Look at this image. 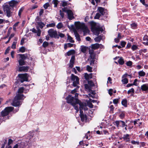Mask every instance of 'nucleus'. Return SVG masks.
<instances>
[{"instance_id": "nucleus-1", "label": "nucleus", "mask_w": 148, "mask_h": 148, "mask_svg": "<svg viewBox=\"0 0 148 148\" xmlns=\"http://www.w3.org/2000/svg\"><path fill=\"white\" fill-rule=\"evenodd\" d=\"M66 99L67 102L68 103H70L73 107L76 110V112H78L79 110L78 106V103L76 101L77 100H79L77 98H74L73 97H72L70 95H69L66 97Z\"/></svg>"}, {"instance_id": "nucleus-2", "label": "nucleus", "mask_w": 148, "mask_h": 148, "mask_svg": "<svg viewBox=\"0 0 148 148\" xmlns=\"http://www.w3.org/2000/svg\"><path fill=\"white\" fill-rule=\"evenodd\" d=\"M75 25L76 28L77 29H81L82 30L84 34H85L89 32V30L84 24L80 23L79 21L75 22Z\"/></svg>"}, {"instance_id": "nucleus-3", "label": "nucleus", "mask_w": 148, "mask_h": 148, "mask_svg": "<svg viewBox=\"0 0 148 148\" xmlns=\"http://www.w3.org/2000/svg\"><path fill=\"white\" fill-rule=\"evenodd\" d=\"M25 97L23 94H18L15 97L13 100L12 105L14 106H19L21 104L20 100L23 99Z\"/></svg>"}, {"instance_id": "nucleus-4", "label": "nucleus", "mask_w": 148, "mask_h": 148, "mask_svg": "<svg viewBox=\"0 0 148 148\" xmlns=\"http://www.w3.org/2000/svg\"><path fill=\"white\" fill-rule=\"evenodd\" d=\"M91 30L96 35H98L100 31H102L103 29L100 27L97 26L95 23H93L91 26Z\"/></svg>"}, {"instance_id": "nucleus-5", "label": "nucleus", "mask_w": 148, "mask_h": 148, "mask_svg": "<svg viewBox=\"0 0 148 148\" xmlns=\"http://www.w3.org/2000/svg\"><path fill=\"white\" fill-rule=\"evenodd\" d=\"M14 109V108L12 107H8L6 108L3 110L1 113L2 116H4L8 115L9 112L12 111Z\"/></svg>"}, {"instance_id": "nucleus-6", "label": "nucleus", "mask_w": 148, "mask_h": 148, "mask_svg": "<svg viewBox=\"0 0 148 148\" xmlns=\"http://www.w3.org/2000/svg\"><path fill=\"white\" fill-rule=\"evenodd\" d=\"M17 56L19 57L18 62L19 65L22 66L25 65V62H24V60L26 59V57L24 55L18 54Z\"/></svg>"}, {"instance_id": "nucleus-7", "label": "nucleus", "mask_w": 148, "mask_h": 148, "mask_svg": "<svg viewBox=\"0 0 148 148\" xmlns=\"http://www.w3.org/2000/svg\"><path fill=\"white\" fill-rule=\"evenodd\" d=\"M3 9L4 12L6 13L7 16L8 17H10L12 16V12L10 10V7L8 5H4Z\"/></svg>"}, {"instance_id": "nucleus-8", "label": "nucleus", "mask_w": 148, "mask_h": 148, "mask_svg": "<svg viewBox=\"0 0 148 148\" xmlns=\"http://www.w3.org/2000/svg\"><path fill=\"white\" fill-rule=\"evenodd\" d=\"M71 79L73 81V85L75 87L77 84L79 83V79L78 77L73 74L71 75Z\"/></svg>"}, {"instance_id": "nucleus-9", "label": "nucleus", "mask_w": 148, "mask_h": 148, "mask_svg": "<svg viewBox=\"0 0 148 148\" xmlns=\"http://www.w3.org/2000/svg\"><path fill=\"white\" fill-rule=\"evenodd\" d=\"M48 32L51 37L58 38V37L57 36V32L56 30L53 29H50L48 30Z\"/></svg>"}, {"instance_id": "nucleus-10", "label": "nucleus", "mask_w": 148, "mask_h": 148, "mask_svg": "<svg viewBox=\"0 0 148 148\" xmlns=\"http://www.w3.org/2000/svg\"><path fill=\"white\" fill-rule=\"evenodd\" d=\"M19 77L21 78V82L23 83L24 81H27L29 75L27 73L18 75Z\"/></svg>"}, {"instance_id": "nucleus-11", "label": "nucleus", "mask_w": 148, "mask_h": 148, "mask_svg": "<svg viewBox=\"0 0 148 148\" xmlns=\"http://www.w3.org/2000/svg\"><path fill=\"white\" fill-rule=\"evenodd\" d=\"M76 101L79 106L80 111H82V110L83 109L85 111L87 110L88 108L86 107V103L82 102L79 100H77Z\"/></svg>"}, {"instance_id": "nucleus-12", "label": "nucleus", "mask_w": 148, "mask_h": 148, "mask_svg": "<svg viewBox=\"0 0 148 148\" xmlns=\"http://www.w3.org/2000/svg\"><path fill=\"white\" fill-rule=\"evenodd\" d=\"M66 12L67 14L68 18L69 20H72L73 18V14L71 10H67Z\"/></svg>"}, {"instance_id": "nucleus-13", "label": "nucleus", "mask_w": 148, "mask_h": 148, "mask_svg": "<svg viewBox=\"0 0 148 148\" xmlns=\"http://www.w3.org/2000/svg\"><path fill=\"white\" fill-rule=\"evenodd\" d=\"M80 114H79L80 117L81 118V120L82 121H86L87 119V117L86 115H84L83 114L82 111H80Z\"/></svg>"}, {"instance_id": "nucleus-14", "label": "nucleus", "mask_w": 148, "mask_h": 148, "mask_svg": "<svg viewBox=\"0 0 148 148\" xmlns=\"http://www.w3.org/2000/svg\"><path fill=\"white\" fill-rule=\"evenodd\" d=\"M75 60V57L74 56H72L71 57V59L70 61V62L69 64V67L72 68L73 66L74 62Z\"/></svg>"}, {"instance_id": "nucleus-15", "label": "nucleus", "mask_w": 148, "mask_h": 148, "mask_svg": "<svg viewBox=\"0 0 148 148\" xmlns=\"http://www.w3.org/2000/svg\"><path fill=\"white\" fill-rule=\"evenodd\" d=\"M29 67L28 66H23L19 68L18 71H23L24 72H27L29 69Z\"/></svg>"}, {"instance_id": "nucleus-16", "label": "nucleus", "mask_w": 148, "mask_h": 148, "mask_svg": "<svg viewBox=\"0 0 148 148\" xmlns=\"http://www.w3.org/2000/svg\"><path fill=\"white\" fill-rule=\"evenodd\" d=\"M141 89L142 91H147L148 90V84H143L141 86Z\"/></svg>"}, {"instance_id": "nucleus-17", "label": "nucleus", "mask_w": 148, "mask_h": 148, "mask_svg": "<svg viewBox=\"0 0 148 148\" xmlns=\"http://www.w3.org/2000/svg\"><path fill=\"white\" fill-rule=\"evenodd\" d=\"M18 3V2L14 0L11 1L9 3L10 5L9 6H11L12 7H13L16 6Z\"/></svg>"}, {"instance_id": "nucleus-18", "label": "nucleus", "mask_w": 148, "mask_h": 148, "mask_svg": "<svg viewBox=\"0 0 148 148\" xmlns=\"http://www.w3.org/2000/svg\"><path fill=\"white\" fill-rule=\"evenodd\" d=\"M92 74L91 73L89 74H88L87 73H85L84 74L85 78L86 80L92 78Z\"/></svg>"}, {"instance_id": "nucleus-19", "label": "nucleus", "mask_w": 148, "mask_h": 148, "mask_svg": "<svg viewBox=\"0 0 148 148\" xmlns=\"http://www.w3.org/2000/svg\"><path fill=\"white\" fill-rule=\"evenodd\" d=\"M100 45L98 43H95L92 44L91 45V48L94 49H98Z\"/></svg>"}, {"instance_id": "nucleus-20", "label": "nucleus", "mask_w": 148, "mask_h": 148, "mask_svg": "<svg viewBox=\"0 0 148 148\" xmlns=\"http://www.w3.org/2000/svg\"><path fill=\"white\" fill-rule=\"evenodd\" d=\"M89 92L92 94L93 95H91V94L90 93L88 94V95H86V97H91L93 98H94L95 97L93 95H95V92L94 91H92L91 90Z\"/></svg>"}, {"instance_id": "nucleus-21", "label": "nucleus", "mask_w": 148, "mask_h": 148, "mask_svg": "<svg viewBox=\"0 0 148 148\" xmlns=\"http://www.w3.org/2000/svg\"><path fill=\"white\" fill-rule=\"evenodd\" d=\"M97 10L102 15H103L104 12V9L103 8L99 7L98 8Z\"/></svg>"}, {"instance_id": "nucleus-22", "label": "nucleus", "mask_w": 148, "mask_h": 148, "mask_svg": "<svg viewBox=\"0 0 148 148\" xmlns=\"http://www.w3.org/2000/svg\"><path fill=\"white\" fill-rule=\"evenodd\" d=\"M31 145L29 143L28 144L27 143V142H25V144L24 146H22V147L21 146V148H25L26 147H27V148H30V147L31 146Z\"/></svg>"}, {"instance_id": "nucleus-23", "label": "nucleus", "mask_w": 148, "mask_h": 148, "mask_svg": "<svg viewBox=\"0 0 148 148\" xmlns=\"http://www.w3.org/2000/svg\"><path fill=\"white\" fill-rule=\"evenodd\" d=\"M75 53V51L74 50H71L68 51L66 53L67 55L68 56H70L71 55L74 54Z\"/></svg>"}, {"instance_id": "nucleus-24", "label": "nucleus", "mask_w": 148, "mask_h": 148, "mask_svg": "<svg viewBox=\"0 0 148 148\" xmlns=\"http://www.w3.org/2000/svg\"><path fill=\"white\" fill-rule=\"evenodd\" d=\"M87 48V47L85 46H82L81 47L80 49H81V51L82 52L84 53H85Z\"/></svg>"}, {"instance_id": "nucleus-25", "label": "nucleus", "mask_w": 148, "mask_h": 148, "mask_svg": "<svg viewBox=\"0 0 148 148\" xmlns=\"http://www.w3.org/2000/svg\"><path fill=\"white\" fill-rule=\"evenodd\" d=\"M129 135L128 134H126L124 135L123 136V138L124 140H125L126 142H128L129 140Z\"/></svg>"}, {"instance_id": "nucleus-26", "label": "nucleus", "mask_w": 148, "mask_h": 148, "mask_svg": "<svg viewBox=\"0 0 148 148\" xmlns=\"http://www.w3.org/2000/svg\"><path fill=\"white\" fill-rule=\"evenodd\" d=\"M63 27V25L62 23L60 22L59 23L56 25V27L58 29H60Z\"/></svg>"}, {"instance_id": "nucleus-27", "label": "nucleus", "mask_w": 148, "mask_h": 148, "mask_svg": "<svg viewBox=\"0 0 148 148\" xmlns=\"http://www.w3.org/2000/svg\"><path fill=\"white\" fill-rule=\"evenodd\" d=\"M118 62L119 64L122 65L124 64V62L122 57H121L118 60Z\"/></svg>"}, {"instance_id": "nucleus-28", "label": "nucleus", "mask_w": 148, "mask_h": 148, "mask_svg": "<svg viewBox=\"0 0 148 148\" xmlns=\"http://www.w3.org/2000/svg\"><path fill=\"white\" fill-rule=\"evenodd\" d=\"M85 88L86 90L90 91L91 90V87L89 86L88 84H86L85 86Z\"/></svg>"}, {"instance_id": "nucleus-29", "label": "nucleus", "mask_w": 148, "mask_h": 148, "mask_svg": "<svg viewBox=\"0 0 148 148\" xmlns=\"http://www.w3.org/2000/svg\"><path fill=\"white\" fill-rule=\"evenodd\" d=\"M75 35L76 40L78 41H80V38L79 34L76 32L75 33Z\"/></svg>"}, {"instance_id": "nucleus-30", "label": "nucleus", "mask_w": 148, "mask_h": 148, "mask_svg": "<svg viewBox=\"0 0 148 148\" xmlns=\"http://www.w3.org/2000/svg\"><path fill=\"white\" fill-rule=\"evenodd\" d=\"M56 25V24L54 22H53L50 23L48 24H47L46 25L47 27H54Z\"/></svg>"}, {"instance_id": "nucleus-31", "label": "nucleus", "mask_w": 148, "mask_h": 148, "mask_svg": "<svg viewBox=\"0 0 148 148\" xmlns=\"http://www.w3.org/2000/svg\"><path fill=\"white\" fill-rule=\"evenodd\" d=\"M90 132V131H88V132L85 134V136L83 138L85 137L87 139L89 140L90 139V135L89 134Z\"/></svg>"}, {"instance_id": "nucleus-32", "label": "nucleus", "mask_w": 148, "mask_h": 148, "mask_svg": "<svg viewBox=\"0 0 148 148\" xmlns=\"http://www.w3.org/2000/svg\"><path fill=\"white\" fill-rule=\"evenodd\" d=\"M121 103L122 105L125 107H126L127 106V101L126 99L123 100L122 102Z\"/></svg>"}, {"instance_id": "nucleus-33", "label": "nucleus", "mask_w": 148, "mask_h": 148, "mask_svg": "<svg viewBox=\"0 0 148 148\" xmlns=\"http://www.w3.org/2000/svg\"><path fill=\"white\" fill-rule=\"evenodd\" d=\"M139 75L141 77H143L145 75V73L143 71H140L138 72Z\"/></svg>"}, {"instance_id": "nucleus-34", "label": "nucleus", "mask_w": 148, "mask_h": 148, "mask_svg": "<svg viewBox=\"0 0 148 148\" xmlns=\"http://www.w3.org/2000/svg\"><path fill=\"white\" fill-rule=\"evenodd\" d=\"M68 40H69V42L71 43H73L74 42V40H73V38L70 36L69 35L67 37Z\"/></svg>"}, {"instance_id": "nucleus-35", "label": "nucleus", "mask_w": 148, "mask_h": 148, "mask_svg": "<svg viewBox=\"0 0 148 148\" xmlns=\"http://www.w3.org/2000/svg\"><path fill=\"white\" fill-rule=\"evenodd\" d=\"M102 39L101 37L100 36H98L95 38V40L96 42H99Z\"/></svg>"}, {"instance_id": "nucleus-36", "label": "nucleus", "mask_w": 148, "mask_h": 148, "mask_svg": "<svg viewBox=\"0 0 148 148\" xmlns=\"http://www.w3.org/2000/svg\"><path fill=\"white\" fill-rule=\"evenodd\" d=\"M58 36V38H59V37L61 38H64L65 36V34L62 33L60 32L58 33V34H57Z\"/></svg>"}, {"instance_id": "nucleus-37", "label": "nucleus", "mask_w": 148, "mask_h": 148, "mask_svg": "<svg viewBox=\"0 0 148 148\" xmlns=\"http://www.w3.org/2000/svg\"><path fill=\"white\" fill-rule=\"evenodd\" d=\"M122 82L124 84H126L128 82V80L127 78H123L122 80Z\"/></svg>"}, {"instance_id": "nucleus-38", "label": "nucleus", "mask_w": 148, "mask_h": 148, "mask_svg": "<svg viewBox=\"0 0 148 148\" xmlns=\"http://www.w3.org/2000/svg\"><path fill=\"white\" fill-rule=\"evenodd\" d=\"M41 31L39 29H37V30L36 31V33L37 34V35L38 36H40L41 35Z\"/></svg>"}, {"instance_id": "nucleus-39", "label": "nucleus", "mask_w": 148, "mask_h": 148, "mask_svg": "<svg viewBox=\"0 0 148 148\" xmlns=\"http://www.w3.org/2000/svg\"><path fill=\"white\" fill-rule=\"evenodd\" d=\"M120 126H121L122 127H123L125 126H126V125H125V122L122 121H120Z\"/></svg>"}, {"instance_id": "nucleus-40", "label": "nucleus", "mask_w": 148, "mask_h": 148, "mask_svg": "<svg viewBox=\"0 0 148 148\" xmlns=\"http://www.w3.org/2000/svg\"><path fill=\"white\" fill-rule=\"evenodd\" d=\"M143 40H146V42H143V43L146 45H148V39L145 38V37H144L143 38Z\"/></svg>"}, {"instance_id": "nucleus-41", "label": "nucleus", "mask_w": 148, "mask_h": 148, "mask_svg": "<svg viewBox=\"0 0 148 148\" xmlns=\"http://www.w3.org/2000/svg\"><path fill=\"white\" fill-rule=\"evenodd\" d=\"M19 50L21 52L23 53L25 51V48L24 47H22L19 49Z\"/></svg>"}, {"instance_id": "nucleus-42", "label": "nucleus", "mask_w": 148, "mask_h": 148, "mask_svg": "<svg viewBox=\"0 0 148 148\" xmlns=\"http://www.w3.org/2000/svg\"><path fill=\"white\" fill-rule=\"evenodd\" d=\"M87 68V70L89 72H92V68L89 66V65H87L86 66Z\"/></svg>"}, {"instance_id": "nucleus-43", "label": "nucleus", "mask_w": 148, "mask_h": 148, "mask_svg": "<svg viewBox=\"0 0 148 148\" xmlns=\"http://www.w3.org/2000/svg\"><path fill=\"white\" fill-rule=\"evenodd\" d=\"M24 88L23 87H21L19 88L18 90V93H21L23 91Z\"/></svg>"}, {"instance_id": "nucleus-44", "label": "nucleus", "mask_w": 148, "mask_h": 148, "mask_svg": "<svg viewBox=\"0 0 148 148\" xmlns=\"http://www.w3.org/2000/svg\"><path fill=\"white\" fill-rule=\"evenodd\" d=\"M101 15V14H100L97 13L94 17V18L95 19H98L100 17Z\"/></svg>"}, {"instance_id": "nucleus-45", "label": "nucleus", "mask_w": 148, "mask_h": 148, "mask_svg": "<svg viewBox=\"0 0 148 148\" xmlns=\"http://www.w3.org/2000/svg\"><path fill=\"white\" fill-rule=\"evenodd\" d=\"M77 86V87L75 89L71 91V93L73 94L77 92L76 90L78 89L79 88V86Z\"/></svg>"}, {"instance_id": "nucleus-46", "label": "nucleus", "mask_w": 148, "mask_h": 148, "mask_svg": "<svg viewBox=\"0 0 148 148\" xmlns=\"http://www.w3.org/2000/svg\"><path fill=\"white\" fill-rule=\"evenodd\" d=\"M48 44H49L47 42L45 41L43 43L42 46L44 47H46L48 46Z\"/></svg>"}, {"instance_id": "nucleus-47", "label": "nucleus", "mask_w": 148, "mask_h": 148, "mask_svg": "<svg viewBox=\"0 0 148 148\" xmlns=\"http://www.w3.org/2000/svg\"><path fill=\"white\" fill-rule=\"evenodd\" d=\"M16 42H13L12 46V48L13 49H15L16 48Z\"/></svg>"}, {"instance_id": "nucleus-48", "label": "nucleus", "mask_w": 148, "mask_h": 148, "mask_svg": "<svg viewBox=\"0 0 148 148\" xmlns=\"http://www.w3.org/2000/svg\"><path fill=\"white\" fill-rule=\"evenodd\" d=\"M53 3L54 5V7H56L58 4V1L57 0H53Z\"/></svg>"}, {"instance_id": "nucleus-49", "label": "nucleus", "mask_w": 148, "mask_h": 148, "mask_svg": "<svg viewBox=\"0 0 148 148\" xmlns=\"http://www.w3.org/2000/svg\"><path fill=\"white\" fill-rule=\"evenodd\" d=\"M23 9H24V8H22L19 10L18 13V15L19 16H21V13L22 12H23Z\"/></svg>"}, {"instance_id": "nucleus-50", "label": "nucleus", "mask_w": 148, "mask_h": 148, "mask_svg": "<svg viewBox=\"0 0 148 148\" xmlns=\"http://www.w3.org/2000/svg\"><path fill=\"white\" fill-rule=\"evenodd\" d=\"M49 6V4L48 3H46L43 5L45 9H47V8Z\"/></svg>"}, {"instance_id": "nucleus-51", "label": "nucleus", "mask_w": 148, "mask_h": 148, "mask_svg": "<svg viewBox=\"0 0 148 148\" xmlns=\"http://www.w3.org/2000/svg\"><path fill=\"white\" fill-rule=\"evenodd\" d=\"M116 125L117 127H119V125L120 124V121H116L115 122Z\"/></svg>"}, {"instance_id": "nucleus-52", "label": "nucleus", "mask_w": 148, "mask_h": 148, "mask_svg": "<svg viewBox=\"0 0 148 148\" xmlns=\"http://www.w3.org/2000/svg\"><path fill=\"white\" fill-rule=\"evenodd\" d=\"M134 90L133 88H132L130 89L129 90L127 91V93L128 94H130L131 92L134 93Z\"/></svg>"}, {"instance_id": "nucleus-53", "label": "nucleus", "mask_w": 148, "mask_h": 148, "mask_svg": "<svg viewBox=\"0 0 148 148\" xmlns=\"http://www.w3.org/2000/svg\"><path fill=\"white\" fill-rule=\"evenodd\" d=\"M136 24L135 23H132L131 24V27L133 29L135 28L136 27Z\"/></svg>"}, {"instance_id": "nucleus-54", "label": "nucleus", "mask_w": 148, "mask_h": 148, "mask_svg": "<svg viewBox=\"0 0 148 148\" xmlns=\"http://www.w3.org/2000/svg\"><path fill=\"white\" fill-rule=\"evenodd\" d=\"M88 106L90 108H92L93 107V105L91 103L89 102H87Z\"/></svg>"}, {"instance_id": "nucleus-55", "label": "nucleus", "mask_w": 148, "mask_h": 148, "mask_svg": "<svg viewBox=\"0 0 148 148\" xmlns=\"http://www.w3.org/2000/svg\"><path fill=\"white\" fill-rule=\"evenodd\" d=\"M126 44V42L124 41H122L121 42V45L122 47H124Z\"/></svg>"}, {"instance_id": "nucleus-56", "label": "nucleus", "mask_w": 148, "mask_h": 148, "mask_svg": "<svg viewBox=\"0 0 148 148\" xmlns=\"http://www.w3.org/2000/svg\"><path fill=\"white\" fill-rule=\"evenodd\" d=\"M62 6L63 7L67 5V2L65 1L62 2Z\"/></svg>"}, {"instance_id": "nucleus-57", "label": "nucleus", "mask_w": 148, "mask_h": 148, "mask_svg": "<svg viewBox=\"0 0 148 148\" xmlns=\"http://www.w3.org/2000/svg\"><path fill=\"white\" fill-rule=\"evenodd\" d=\"M25 144V143L23 142H21L20 143H18V146L19 148H21V146L22 147V146H24Z\"/></svg>"}, {"instance_id": "nucleus-58", "label": "nucleus", "mask_w": 148, "mask_h": 148, "mask_svg": "<svg viewBox=\"0 0 148 148\" xmlns=\"http://www.w3.org/2000/svg\"><path fill=\"white\" fill-rule=\"evenodd\" d=\"M137 79H135L134 81L133 84H132L133 85H134L135 86H137L138 85L137 83Z\"/></svg>"}, {"instance_id": "nucleus-59", "label": "nucleus", "mask_w": 148, "mask_h": 148, "mask_svg": "<svg viewBox=\"0 0 148 148\" xmlns=\"http://www.w3.org/2000/svg\"><path fill=\"white\" fill-rule=\"evenodd\" d=\"M88 84L91 87L93 86L94 85L93 82L91 81H89Z\"/></svg>"}, {"instance_id": "nucleus-60", "label": "nucleus", "mask_w": 148, "mask_h": 148, "mask_svg": "<svg viewBox=\"0 0 148 148\" xmlns=\"http://www.w3.org/2000/svg\"><path fill=\"white\" fill-rule=\"evenodd\" d=\"M39 25L41 28H42L44 25V24L42 22H40L39 23Z\"/></svg>"}, {"instance_id": "nucleus-61", "label": "nucleus", "mask_w": 148, "mask_h": 148, "mask_svg": "<svg viewBox=\"0 0 148 148\" xmlns=\"http://www.w3.org/2000/svg\"><path fill=\"white\" fill-rule=\"evenodd\" d=\"M113 91V90L111 89H110L108 90V93L110 96H111L112 94V92Z\"/></svg>"}, {"instance_id": "nucleus-62", "label": "nucleus", "mask_w": 148, "mask_h": 148, "mask_svg": "<svg viewBox=\"0 0 148 148\" xmlns=\"http://www.w3.org/2000/svg\"><path fill=\"white\" fill-rule=\"evenodd\" d=\"M137 47L135 45H133L132 47V49L133 50H136L137 49Z\"/></svg>"}, {"instance_id": "nucleus-63", "label": "nucleus", "mask_w": 148, "mask_h": 148, "mask_svg": "<svg viewBox=\"0 0 148 148\" xmlns=\"http://www.w3.org/2000/svg\"><path fill=\"white\" fill-rule=\"evenodd\" d=\"M113 102L114 104H116L118 102V99H115L113 100Z\"/></svg>"}, {"instance_id": "nucleus-64", "label": "nucleus", "mask_w": 148, "mask_h": 148, "mask_svg": "<svg viewBox=\"0 0 148 148\" xmlns=\"http://www.w3.org/2000/svg\"><path fill=\"white\" fill-rule=\"evenodd\" d=\"M132 62L131 61H129L127 62V65L128 66H130L132 65Z\"/></svg>"}]
</instances>
